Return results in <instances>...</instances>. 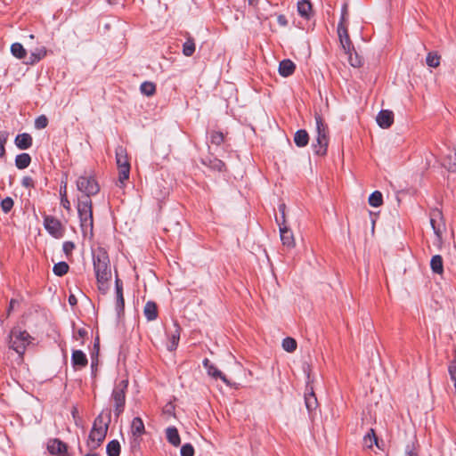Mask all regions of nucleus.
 Instances as JSON below:
<instances>
[{"label":"nucleus","mask_w":456,"mask_h":456,"mask_svg":"<svg viewBox=\"0 0 456 456\" xmlns=\"http://www.w3.org/2000/svg\"><path fill=\"white\" fill-rule=\"evenodd\" d=\"M86 456H99L97 453H89V454H86Z\"/></svg>","instance_id":"59"},{"label":"nucleus","mask_w":456,"mask_h":456,"mask_svg":"<svg viewBox=\"0 0 456 456\" xmlns=\"http://www.w3.org/2000/svg\"><path fill=\"white\" fill-rule=\"evenodd\" d=\"M4 154V146L0 145V157Z\"/></svg>","instance_id":"57"},{"label":"nucleus","mask_w":456,"mask_h":456,"mask_svg":"<svg viewBox=\"0 0 456 456\" xmlns=\"http://www.w3.org/2000/svg\"><path fill=\"white\" fill-rule=\"evenodd\" d=\"M166 437L168 443L175 447L179 446L181 444L180 436L175 427H168L166 429Z\"/></svg>","instance_id":"20"},{"label":"nucleus","mask_w":456,"mask_h":456,"mask_svg":"<svg viewBox=\"0 0 456 456\" xmlns=\"http://www.w3.org/2000/svg\"><path fill=\"white\" fill-rule=\"evenodd\" d=\"M15 144L20 150L28 149L32 145V137L26 133L18 134L15 138Z\"/></svg>","instance_id":"21"},{"label":"nucleus","mask_w":456,"mask_h":456,"mask_svg":"<svg viewBox=\"0 0 456 456\" xmlns=\"http://www.w3.org/2000/svg\"><path fill=\"white\" fill-rule=\"evenodd\" d=\"M53 273L57 276H62L69 271V265L66 262H59L53 268Z\"/></svg>","instance_id":"37"},{"label":"nucleus","mask_w":456,"mask_h":456,"mask_svg":"<svg viewBox=\"0 0 456 456\" xmlns=\"http://www.w3.org/2000/svg\"><path fill=\"white\" fill-rule=\"evenodd\" d=\"M46 54L47 50L45 46L37 47L30 53V55L23 61V63L26 65H34L44 59Z\"/></svg>","instance_id":"14"},{"label":"nucleus","mask_w":456,"mask_h":456,"mask_svg":"<svg viewBox=\"0 0 456 456\" xmlns=\"http://www.w3.org/2000/svg\"><path fill=\"white\" fill-rule=\"evenodd\" d=\"M61 204L65 209H67L68 211H70L71 205H70V201L69 200L68 197L61 198Z\"/></svg>","instance_id":"48"},{"label":"nucleus","mask_w":456,"mask_h":456,"mask_svg":"<svg viewBox=\"0 0 456 456\" xmlns=\"http://www.w3.org/2000/svg\"><path fill=\"white\" fill-rule=\"evenodd\" d=\"M13 207V200L7 197L1 201V208L4 213H8Z\"/></svg>","instance_id":"41"},{"label":"nucleus","mask_w":456,"mask_h":456,"mask_svg":"<svg viewBox=\"0 0 456 456\" xmlns=\"http://www.w3.org/2000/svg\"><path fill=\"white\" fill-rule=\"evenodd\" d=\"M347 56L348 62L351 66L356 68L362 65V60L354 48H350L349 51H344Z\"/></svg>","instance_id":"27"},{"label":"nucleus","mask_w":456,"mask_h":456,"mask_svg":"<svg viewBox=\"0 0 456 456\" xmlns=\"http://www.w3.org/2000/svg\"><path fill=\"white\" fill-rule=\"evenodd\" d=\"M143 314L148 321H154L158 317L157 305L152 301H148L143 308Z\"/></svg>","instance_id":"22"},{"label":"nucleus","mask_w":456,"mask_h":456,"mask_svg":"<svg viewBox=\"0 0 456 456\" xmlns=\"http://www.w3.org/2000/svg\"><path fill=\"white\" fill-rule=\"evenodd\" d=\"M428 66L431 68H436L440 64V56L436 53H428L426 58Z\"/></svg>","instance_id":"38"},{"label":"nucleus","mask_w":456,"mask_h":456,"mask_svg":"<svg viewBox=\"0 0 456 456\" xmlns=\"http://www.w3.org/2000/svg\"><path fill=\"white\" fill-rule=\"evenodd\" d=\"M94 267L100 289H105V285L111 277L110 259L106 252L101 251L94 256Z\"/></svg>","instance_id":"2"},{"label":"nucleus","mask_w":456,"mask_h":456,"mask_svg":"<svg viewBox=\"0 0 456 456\" xmlns=\"http://www.w3.org/2000/svg\"><path fill=\"white\" fill-rule=\"evenodd\" d=\"M254 1H255V0H248V2H249V4H253V2H254Z\"/></svg>","instance_id":"60"},{"label":"nucleus","mask_w":456,"mask_h":456,"mask_svg":"<svg viewBox=\"0 0 456 456\" xmlns=\"http://www.w3.org/2000/svg\"><path fill=\"white\" fill-rule=\"evenodd\" d=\"M430 223H431V225H432V228H433V230H434L435 234H436L438 238H440V237H441V233H442V232H441V230H440L439 228H436V227L435 226V220H434L433 218H431V219H430Z\"/></svg>","instance_id":"52"},{"label":"nucleus","mask_w":456,"mask_h":456,"mask_svg":"<svg viewBox=\"0 0 456 456\" xmlns=\"http://www.w3.org/2000/svg\"><path fill=\"white\" fill-rule=\"evenodd\" d=\"M47 124H48V119L45 115L39 116L35 120V126L37 129H43V128L46 127Z\"/></svg>","instance_id":"43"},{"label":"nucleus","mask_w":456,"mask_h":456,"mask_svg":"<svg viewBox=\"0 0 456 456\" xmlns=\"http://www.w3.org/2000/svg\"><path fill=\"white\" fill-rule=\"evenodd\" d=\"M443 166L450 172L456 173V151L449 150L444 158Z\"/></svg>","instance_id":"19"},{"label":"nucleus","mask_w":456,"mask_h":456,"mask_svg":"<svg viewBox=\"0 0 456 456\" xmlns=\"http://www.w3.org/2000/svg\"><path fill=\"white\" fill-rule=\"evenodd\" d=\"M194 448L191 444H185L181 448V456H193Z\"/></svg>","instance_id":"42"},{"label":"nucleus","mask_w":456,"mask_h":456,"mask_svg":"<svg viewBox=\"0 0 456 456\" xmlns=\"http://www.w3.org/2000/svg\"><path fill=\"white\" fill-rule=\"evenodd\" d=\"M71 362L74 367L83 368L87 365V357L81 350H74L71 355Z\"/></svg>","instance_id":"17"},{"label":"nucleus","mask_w":456,"mask_h":456,"mask_svg":"<svg viewBox=\"0 0 456 456\" xmlns=\"http://www.w3.org/2000/svg\"><path fill=\"white\" fill-rule=\"evenodd\" d=\"M116 162L118 168V182L122 187L125 182L129 178L130 163L126 149L118 147L116 149Z\"/></svg>","instance_id":"7"},{"label":"nucleus","mask_w":456,"mask_h":456,"mask_svg":"<svg viewBox=\"0 0 456 456\" xmlns=\"http://www.w3.org/2000/svg\"><path fill=\"white\" fill-rule=\"evenodd\" d=\"M224 142V134L221 132H214L211 134V142L220 145Z\"/></svg>","instance_id":"44"},{"label":"nucleus","mask_w":456,"mask_h":456,"mask_svg":"<svg viewBox=\"0 0 456 456\" xmlns=\"http://www.w3.org/2000/svg\"><path fill=\"white\" fill-rule=\"evenodd\" d=\"M312 4L308 0H302L297 4V11L298 13L302 17L307 18L311 12Z\"/></svg>","instance_id":"30"},{"label":"nucleus","mask_w":456,"mask_h":456,"mask_svg":"<svg viewBox=\"0 0 456 456\" xmlns=\"http://www.w3.org/2000/svg\"><path fill=\"white\" fill-rule=\"evenodd\" d=\"M76 184L77 189L84 193L82 197H91L100 191V186L91 173L85 172L78 176Z\"/></svg>","instance_id":"6"},{"label":"nucleus","mask_w":456,"mask_h":456,"mask_svg":"<svg viewBox=\"0 0 456 456\" xmlns=\"http://www.w3.org/2000/svg\"><path fill=\"white\" fill-rule=\"evenodd\" d=\"M108 456H119L121 447L118 440L110 441L106 447Z\"/></svg>","instance_id":"31"},{"label":"nucleus","mask_w":456,"mask_h":456,"mask_svg":"<svg viewBox=\"0 0 456 456\" xmlns=\"http://www.w3.org/2000/svg\"><path fill=\"white\" fill-rule=\"evenodd\" d=\"M125 301L123 297V293H119V295L116 296V309L118 315H120V314L124 310Z\"/></svg>","instance_id":"40"},{"label":"nucleus","mask_w":456,"mask_h":456,"mask_svg":"<svg viewBox=\"0 0 456 456\" xmlns=\"http://www.w3.org/2000/svg\"><path fill=\"white\" fill-rule=\"evenodd\" d=\"M282 348L288 353H293L297 349V341L292 338H286L282 340Z\"/></svg>","instance_id":"36"},{"label":"nucleus","mask_w":456,"mask_h":456,"mask_svg":"<svg viewBox=\"0 0 456 456\" xmlns=\"http://www.w3.org/2000/svg\"><path fill=\"white\" fill-rule=\"evenodd\" d=\"M378 444V439L375 436V432L373 429H370V431L363 437V446L368 449H371L373 445Z\"/></svg>","instance_id":"29"},{"label":"nucleus","mask_w":456,"mask_h":456,"mask_svg":"<svg viewBox=\"0 0 456 456\" xmlns=\"http://www.w3.org/2000/svg\"><path fill=\"white\" fill-rule=\"evenodd\" d=\"M145 431L144 424L141 418L135 417L131 423V433L134 436H141Z\"/></svg>","instance_id":"23"},{"label":"nucleus","mask_w":456,"mask_h":456,"mask_svg":"<svg viewBox=\"0 0 456 456\" xmlns=\"http://www.w3.org/2000/svg\"><path fill=\"white\" fill-rule=\"evenodd\" d=\"M119 293H123L122 285L119 283V281H116V296L119 295Z\"/></svg>","instance_id":"56"},{"label":"nucleus","mask_w":456,"mask_h":456,"mask_svg":"<svg viewBox=\"0 0 456 456\" xmlns=\"http://www.w3.org/2000/svg\"><path fill=\"white\" fill-rule=\"evenodd\" d=\"M31 158L28 153H21L16 156L15 165L19 169H24L29 166Z\"/></svg>","instance_id":"28"},{"label":"nucleus","mask_w":456,"mask_h":456,"mask_svg":"<svg viewBox=\"0 0 456 456\" xmlns=\"http://www.w3.org/2000/svg\"><path fill=\"white\" fill-rule=\"evenodd\" d=\"M21 184L26 188H32L34 186V181L30 176H24L21 180Z\"/></svg>","instance_id":"46"},{"label":"nucleus","mask_w":456,"mask_h":456,"mask_svg":"<svg viewBox=\"0 0 456 456\" xmlns=\"http://www.w3.org/2000/svg\"><path fill=\"white\" fill-rule=\"evenodd\" d=\"M127 385V379H122L115 385L112 391V398L115 402V413L117 415H119L124 411Z\"/></svg>","instance_id":"8"},{"label":"nucleus","mask_w":456,"mask_h":456,"mask_svg":"<svg viewBox=\"0 0 456 456\" xmlns=\"http://www.w3.org/2000/svg\"><path fill=\"white\" fill-rule=\"evenodd\" d=\"M285 208H286V206L284 204H281L279 206V210L281 214V219H282L281 224H285Z\"/></svg>","instance_id":"53"},{"label":"nucleus","mask_w":456,"mask_h":456,"mask_svg":"<svg viewBox=\"0 0 456 456\" xmlns=\"http://www.w3.org/2000/svg\"><path fill=\"white\" fill-rule=\"evenodd\" d=\"M277 222L280 227L281 240L283 246L288 248H293L295 247L293 232L286 226V224H281L279 220H277Z\"/></svg>","instance_id":"12"},{"label":"nucleus","mask_w":456,"mask_h":456,"mask_svg":"<svg viewBox=\"0 0 456 456\" xmlns=\"http://www.w3.org/2000/svg\"><path fill=\"white\" fill-rule=\"evenodd\" d=\"M278 20H279L280 23L285 24V20H284V17L283 16H280Z\"/></svg>","instance_id":"58"},{"label":"nucleus","mask_w":456,"mask_h":456,"mask_svg":"<svg viewBox=\"0 0 456 456\" xmlns=\"http://www.w3.org/2000/svg\"><path fill=\"white\" fill-rule=\"evenodd\" d=\"M194 52H195L194 41L191 38H188L183 45V53L185 56L190 57L194 53Z\"/></svg>","instance_id":"35"},{"label":"nucleus","mask_w":456,"mask_h":456,"mask_svg":"<svg viewBox=\"0 0 456 456\" xmlns=\"http://www.w3.org/2000/svg\"><path fill=\"white\" fill-rule=\"evenodd\" d=\"M383 203V196L382 193L379 191H375L369 197V204L371 207L378 208L381 206Z\"/></svg>","instance_id":"33"},{"label":"nucleus","mask_w":456,"mask_h":456,"mask_svg":"<svg viewBox=\"0 0 456 456\" xmlns=\"http://www.w3.org/2000/svg\"><path fill=\"white\" fill-rule=\"evenodd\" d=\"M60 195H61V198L67 197V183L66 182H61V183Z\"/></svg>","instance_id":"51"},{"label":"nucleus","mask_w":456,"mask_h":456,"mask_svg":"<svg viewBox=\"0 0 456 456\" xmlns=\"http://www.w3.org/2000/svg\"><path fill=\"white\" fill-rule=\"evenodd\" d=\"M69 303L71 306H74L77 305V297L73 294L69 296Z\"/></svg>","instance_id":"55"},{"label":"nucleus","mask_w":456,"mask_h":456,"mask_svg":"<svg viewBox=\"0 0 456 456\" xmlns=\"http://www.w3.org/2000/svg\"><path fill=\"white\" fill-rule=\"evenodd\" d=\"M108 428L109 420L105 421L102 414L98 415L94 421L87 440V445L90 449L94 450L101 445L106 437Z\"/></svg>","instance_id":"3"},{"label":"nucleus","mask_w":456,"mask_h":456,"mask_svg":"<svg viewBox=\"0 0 456 456\" xmlns=\"http://www.w3.org/2000/svg\"><path fill=\"white\" fill-rule=\"evenodd\" d=\"M212 168L217 169L218 171H222L224 167V163L219 159H215L211 166Z\"/></svg>","instance_id":"47"},{"label":"nucleus","mask_w":456,"mask_h":456,"mask_svg":"<svg viewBox=\"0 0 456 456\" xmlns=\"http://www.w3.org/2000/svg\"><path fill=\"white\" fill-rule=\"evenodd\" d=\"M296 66L294 62L289 59L283 60L279 65V73L281 76L287 77L293 74Z\"/></svg>","instance_id":"18"},{"label":"nucleus","mask_w":456,"mask_h":456,"mask_svg":"<svg viewBox=\"0 0 456 456\" xmlns=\"http://www.w3.org/2000/svg\"><path fill=\"white\" fill-rule=\"evenodd\" d=\"M47 449L51 454L68 456L66 444L58 439L50 440L47 444Z\"/></svg>","instance_id":"13"},{"label":"nucleus","mask_w":456,"mask_h":456,"mask_svg":"<svg viewBox=\"0 0 456 456\" xmlns=\"http://www.w3.org/2000/svg\"><path fill=\"white\" fill-rule=\"evenodd\" d=\"M430 266L434 273L437 274H442L444 272V263L442 256L439 255H436L431 258Z\"/></svg>","instance_id":"26"},{"label":"nucleus","mask_w":456,"mask_h":456,"mask_svg":"<svg viewBox=\"0 0 456 456\" xmlns=\"http://www.w3.org/2000/svg\"><path fill=\"white\" fill-rule=\"evenodd\" d=\"M141 93L146 96H152L156 92V86L152 82H143L140 86Z\"/></svg>","instance_id":"34"},{"label":"nucleus","mask_w":456,"mask_h":456,"mask_svg":"<svg viewBox=\"0 0 456 456\" xmlns=\"http://www.w3.org/2000/svg\"><path fill=\"white\" fill-rule=\"evenodd\" d=\"M405 456H418V452L415 451L414 446L408 445L405 450Z\"/></svg>","instance_id":"50"},{"label":"nucleus","mask_w":456,"mask_h":456,"mask_svg":"<svg viewBox=\"0 0 456 456\" xmlns=\"http://www.w3.org/2000/svg\"><path fill=\"white\" fill-rule=\"evenodd\" d=\"M11 53L14 57H16L19 60L24 61L28 58L27 50L20 43H13L11 45Z\"/></svg>","instance_id":"24"},{"label":"nucleus","mask_w":456,"mask_h":456,"mask_svg":"<svg viewBox=\"0 0 456 456\" xmlns=\"http://www.w3.org/2000/svg\"><path fill=\"white\" fill-rule=\"evenodd\" d=\"M338 34L340 40V44L344 51H349L352 48V43L349 38L347 28L345 25V13L342 14L341 21L338 25Z\"/></svg>","instance_id":"10"},{"label":"nucleus","mask_w":456,"mask_h":456,"mask_svg":"<svg viewBox=\"0 0 456 456\" xmlns=\"http://www.w3.org/2000/svg\"><path fill=\"white\" fill-rule=\"evenodd\" d=\"M305 406L309 411H312L313 410H314L316 408L317 399H316V396L312 388H311V391L305 395Z\"/></svg>","instance_id":"32"},{"label":"nucleus","mask_w":456,"mask_h":456,"mask_svg":"<svg viewBox=\"0 0 456 456\" xmlns=\"http://www.w3.org/2000/svg\"><path fill=\"white\" fill-rule=\"evenodd\" d=\"M203 365L207 370V372L209 376H211L214 379H222L225 384H229V381L225 378L224 375L214 365L210 362L208 359H205L203 361Z\"/></svg>","instance_id":"16"},{"label":"nucleus","mask_w":456,"mask_h":456,"mask_svg":"<svg viewBox=\"0 0 456 456\" xmlns=\"http://www.w3.org/2000/svg\"><path fill=\"white\" fill-rule=\"evenodd\" d=\"M377 123L382 128H388L394 122V114L391 110H381L377 116Z\"/></svg>","instance_id":"15"},{"label":"nucleus","mask_w":456,"mask_h":456,"mask_svg":"<svg viewBox=\"0 0 456 456\" xmlns=\"http://www.w3.org/2000/svg\"><path fill=\"white\" fill-rule=\"evenodd\" d=\"M87 334V331L85 330V329H79L75 334H74V338L78 340V339H82L85 336H86Z\"/></svg>","instance_id":"49"},{"label":"nucleus","mask_w":456,"mask_h":456,"mask_svg":"<svg viewBox=\"0 0 456 456\" xmlns=\"http://www.w3.org/2000/svg\"><path fill=\"white\" fill-rule=\"evenodd\" d=\"M315 123L317 136L313 147L317 155H324L329 144L328 127L319 115L315 116Z\"/></svg>","instance_id":"5"},{"label":"nucleus","mask_w":456,"mask_h":456,"mask_svg":"<svg viewBox=\"0 0 456 456\" xmlns=\"http://www.w3.org/2000/svg\"><path fill=\"white\" fill-rule=\"evenodd\" d=\"M448 372L456 390V350L454 351V358L448 366Z\"/></svg>","instance_id":"39"},{"label":"nucleus","mask_w":456,"mask_h":456,"mask_svg":"<svg viewBox=\"0 0 456 456\" xmlns=\"http://www.w3.org/2000/svg\"><path fill=\"white\" fill-rule=\"evenodd\" d=\"M44 227L47 232L55 239H61L64 235V226L60 220L52 216H45Z\"/></svg>","instance_id":"9"},{"label":"nucleus","mask_w":456,"mask_h":456,"mask_svg":"<svg viewBox=\"0 0 456 456\" xmlns=\"http://www.w3.org/2000/svg\"><path fill=\"white\" fill-rule=\"evenodd\" d=\"M77 209L84 235L92 234L94 220L90 197H79L77 199Z\"/></svg>","instance_id":"1"},{"label":"nucleus","mask_w":456,"mask_h":456,"mask_svg":"<svg viewBox=\"0 0 456 456\" xmlns=\"http://www.w3.org/2000/svg\"><path fill=\"white\" fill-rule=\"evenodd\" d=\"M31 341V336L26 330H21L19 328L12 329L9 336L10 347L20 357H22L27 346Z\"/></svg>","instance_id":"4"},{"label":"nucleus","mask_w":456,"mask_h":456,"mask_svg":"<svg viewBox=\"0 0 456 456\" xmlns=\"http://www.w3.org/2000/svg\"><path fill=\"white\" fill-rule=\"evenodd\" d=\"M8 134L6 132H0V145H4L7 141Z\"/></svg>","instance_id":"54"},{"label":"nucleus","mask_w":456,"mask_h":456,"mask_svg":"<svg viewBox=\"0 0 456 456\" xmlns=\"http://www.w3.org/2000/svg\"><path fill=\"white\" fill-rule=\"evenodd\" d=\"M181 328L177 323L173 325V328L167 331V348L169 351L176 349L180 339Z\"/></svg>","instance_id":"11"},{"label":"nucleus","mask_w":456,"mask_h":456,"mask_svg":"<svg viewBox=\"0 0 456 456\" xmlns=\"http://www.w3.org/2000/svg\"><path fill=\"white\" fill-rule=\"evenodd\" d=\"M309 141V135L304 129H300L296 132L294 135V142L298 147H305L307 145Z\"/></svg>","instance_id":"25"},{"label":"nucleus","mask_w":456,"mask_h":456,"mask_svg":"<svg viewBox=\"0 0 456 456\" xmlns=\"http://www.w3.org/2000/svg\"><path fill=\"white\" fill-rule=\"evenodd\" d=\"M74 243L71 241H65L62 245L63 251L66 255H69L74 249Z\"/></svg>","instance_id":"45"}]
</instances>
